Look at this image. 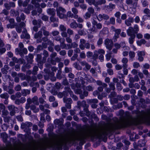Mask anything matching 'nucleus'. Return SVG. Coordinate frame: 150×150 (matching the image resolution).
<instances>
[{
    "mask_svg": "<svg viewBox=\"0 0 150 150\" xmlns=\"http://www.w3.org/2000/svg\"><path fill=\"white\" fill-rule=\"evenodd\" d=\"M57 15L60 19H63L67 18V16L65 13L66 10L61 6L57 8L56 9Z\"/></svg>",
    "mask_w": 150,
    "mask_h": 150,
    "instance_id": "4",
    "label": "nucleus"
},
{
    "mask_svg": "<svg viewBox=\"0 0 150 150\" xmlns=\"http://www.w3.org/2000/svg\"><path fill=\"white\" fill-rule=\"evenodd\" d=\"M12 76L14 78V81L16 83H18L19 82L20 80L19 77L21 78L22 80H25L26 79V77L25 74L22 73H19L17 74L15 72H13L11 73Z\"/></svg>",
    "mask_w": 150,
    "mask_h": 150,
    "instance_id": "3",
    "label": "nucleus"
},
{
    "mask_svg": "<svg viewBox=\"0 0 150 150\" xmlns=\"http://www.w3.org/2000/svg\"><path fill=\"white\" fill-rule=\"evenodd\" d=\"M117 99L116 98H114L113 99L114 101H115V103H117L118 102V100L120 101H122L124 99L123 97L120 95H118L117 96Z\"/></svg>",
    "mask_w": 150,
    "mask_h": 150,
    "instance_id": "30",
    "label": "nucleus"
},
{
    "mask_svg": "<svg viewBox=\"0 0 150 150\" xmlns=\"http://www.w3.org/2000/svg\"><path fill=\"white\" fill-rule=\"evenodd\" d=\"M54 48L55 50L57 52L59 51L61 49V46L59 45H57L55 46Z\"/></svg>",
    "mask_w": 150,
    "mask_h": 150,
    "instance_id": "55",
    "label": "nucleus"
},
{
    "mask_svg": "<svg viewBox=\"0 0 150 150\" xmlns=\"http://www.w3.org/2000/svg\"><path fill=\"white\" fill-rule=\"evenodd\" d=\"M42 36V32L41 31H39L38 33H36L34 35V38H41Z\"/></svg>",
    "mask_w": 150,
    "mask_h": 150,
    "instance_id": "28",
    "label": "nucleus"
},
{
    "mask_svg": "<svg viewBox=\"0 0 150 150\" xmlns=\"http://www.w3.org/2000/svg\"><path fill=\"white\" fill-rule=\"evenodd\" d=\"M77 23L74 21L71 23L70 24V27L72 28L76 29L77 28Z\"/></svg>",
    "mask_w": 150,
    "mask_h": 150,
    "instance_id": "34",
    "label": "nucleus"
},
{
    "mask_svg": "<svg viewBox=\"0 0 150 150\" xmlns=\"http://www.w3.org/2000/svg\"><path fill=\"white\" fill-rule=\"evenodd\" d=\"M145 55V52L143 51H138L137 52V55L138 57V59L139 62H142L143 61V57Z\"/></svg>",
    "mask_w": 150,
    "mask_h": 150,
    "instance_id": "12",
    "label": "nucleus"
},
{
    "mask_svg": "<svg viewBox=\"0 0 150 150\" xmlns=\"http://www.w3.org/2000/svg\"><path fill=\"white\" fill-rule=\"evenodd\" d=\"M116 86H117V89L118 91H120L122 89V87L121 84L120 83H119V82L117 83Z\"/></svg>",
    "mask_w": 150,
    "mask_h": 150,
    "instance_id": "56",
    "label": "nucleus"
},
{
    "mask_svg": "<svg viewBox=\"0 0 150 150\" xmlns=\"http://www.w3.org/2000/svg\"><path fill=\"white\" fill-rule=\"evenodd\" d=\"M141 3H142V6L143 7H145L147 6L148 5V2L146 0H142L141 1Z\"/></svg>",
    "mask_w": 150,
    "mask_h": 150,
    "instance_id": "42",
    "label": "nucleus"
},
{
    "mask_svg": "<svg viewBox=\"0 0 150 150\" xmlns=\"http://www.w3.org/2000/svg\"><path fill=\"white\" fill-rule=\"evenodd\" d=\"M4 6L7 10H9L10 9L11 7H15V5L14 2H9V4L7 3L5 4Z\"/></svg>",
    "mask_w": 150,
    "mask_h": 150,
    "instance_id": "21",
    "label": "nucleus"
},
{
    "mask_svg": "<svg viewBox=\"0 0 150 150\" xmlns=\"http://www.w3.org/2000/svg\"><path fill=\"white\" fill-rule=\"evenodd\" d=\"M87 102L90 104H95L98 102V100L96 99H91L88 100Z\"/></svg>",
    "mask_w": 150,
    "mask_h": 150,
    "instance_id": "35",
    "label": "nucleus"
},
{
    "mask_svg": "<svg viewBox=\"0 0 150 150\" xmlns=\"http://www.w3.org/2000/svg\"><path fill=\"white\" fill-rule=\"evenodd\" d=\"M115 84L112 83H111L109 84V86L111 89L112 90H115Z\"/></svg>",
    "mask_w": 150,
    "mask_h": 150,
    "instance_id": "59",
    "label": "nucleus"
},
{
    "mask_svg": "<svg viewBox=\"0 0 150 150\" xmlns=\"http://www.w3.org/2000/svg\"><path fill=\"white\" fill-rule=\"evenodd\" d=\"M8 91H7L8 93L10 94H13L14 93V90L13 89L12 87H11L10 86H8Z\"/></svg>",
    "mask_w": 150,
    "mask_h": 150,
    "instance_id": "38",
    "label": "nucleus"
},
{
    "mask_svg": "<svg viewBox=\"0 0 150 150\" xmlns=\"http://www.w3.org/2000/svg\"><path fill=\"white\" fill-rule=\"evenodd\" d=\"M65 91H66V92H68L70 95H72L73 94V92L71 90V89L69 87H66L64 88Z\"/></svg>",
    "mask_w": 150,
    "mask_h": 150,
    "instance_id": "39",
    "label": "nucleus"
},
{
    "mask_svg": "<svg viewBox=\"0 0 150 150\" xmlns=\"http://www.w3.org/2000/svg\"><path fill=\"white\" fill-rule=\"evenodd\" d=\"M0 97L2 99H4L6 100H8L9 96L7 93H4L0 95Z\"/></svg>",
    "mask_w": 150,
    "mask_h": 150,
    "instance_id": "24",
    "label": "nucleus"
},
{
    "mask_svg": "<svg viewBox=\"0 0 150 150\" xmlns=\"http://www.w3.org/2000/svg\"><path fill=\"white\" fill-rule=\"evenodd\" d=\"M88 10V12L90 13L91 14H93L94 12V9L91 7H90L89 8Z\"/></svg>",
    "mask_w": 150,
    "mask_h": 150,
    "instance_id": "47",
    "label": "nucleus"
},
{
    "mask_svg": "<svg viewBox=\"0 0 150 150\" xmlns=\"http://www.w3.org/2000/svg\"><path fill=\"white\" fill-rule=\"evenodd\" d=\"M114 46L115 47V48L117 49V50L120 49L121 47L120 44L117 43H115L114 45Z\"/></svg>",
    "mask_w": 150,
    "mask_h": 150,
    "instance_id": "49",
    "label": "nucleus"
},
{
    "mask_svg": "<svg viewBox=\"0 0 150 150\" xmlns=\"http://www.w3.org/2000/svg\"><path fill=\"white\" fill-rule=\"evenodd\" d=\"M86 1L89 5H94L95 6L98 5V2H96L95 0H85Z\"/></svg>",
    "mask_w": 150,
    "mask_h": 150,
    "instance_id": "23",
    "label": "nucleus"
},
{
    "mask_svg": "<svg viewBox=\"0 0 150 150\" xmlns=\"http://www.w3.org/2000/svg\"><path fill=\"white\" fill-rule=\"evenodd\" d=\"M63 32L61 33V35L63 37L66 38L67 37L68 34L67 32H66V31H62Z\"/></svg>",
    "mask_w": 150,
    "mask_h": 150,
    "instance_id": "61",
    "label": "nucleus"
},
{
    "mask_svg": "<svg viewBox=\"0 0 150 150\" xmlns=\"http://www.w3.org/2000/svg\"><path fill=\"white\" fill-rule=\"evenodd\" d=\"M134 20L132 17H129L127 19L125 20V23L127 26H129L131 25V23H133Z\"/></svg>",
    "mask_w": 150,
    "mask_h": 150,
    "instance_id": "20",
    "label": "nucleus"
},
{
    "mask_svg": "<svg viewBox=\"0 0 150 150\" xmlns=\"http://www.w3.org/2000/svg\"><path fill=\"white\" fill-rule=\"evenodd\" d=\"M59 34V32L58 30H54L52 31L51 34L53 36H56L58 35Z\"/></svg>",
    "mask_w": 150,
    "mask_h": 150,
    "instance_id": "41",
    "label": "nucleus"
},
{
    "mask_svg": "<svg viewBox=\"0 0 150 150\" xmlns=\"http://www.w3.org/2000/svg\"><path fill=\"white\" fill-rule=\"evenodd\" d=\"M129 56L130 59L133 60L134 58L135 57V53L133 51H130L129 53Z\"/></svg>",
    "mask_w": 150,
    "mask_h": 150,
    "instance_id": "32",
    "label": "nucleus"
},
{
    "mask_svg": "<svg viewBox=\"0 0 150 150\" xmlns=\"http://www.w3.org/2000/svg\"><path fill=\"white\" fill-rule=\"evenodd\" d=\"M128 61V59L126 57H123L121 60V62L122 63V67L124 68H127L128 67L127 64Z\"/></svg>",
    "mask_w": 150,
    "mask_h": 150,
    "instance_id": "18",
    "label": "nucleus"
},
{
    "mask_svg": "<svg viewBox=\"0 0 150 150\" xmlns=\"http://www.w3.org/2000/svg\"><path fill=\"white\" fill-rule=\"evenodd\" d=\"M15 52L16 54H19L21 57L24 56V54H26L28 52V50L26 48L23 49L20 48H17L15 49Z\"/></svg>",
    "mask_w": 150,
    "mask_h": 150,
    "instance_id": "7",
    "label": "nucleus"
},
{
    "mask_svg": "<svg viewBox=\"0 0 150 150\" xmlns=\"http://www.w3.org/2000/svg\"><path fill=\"white\" fill-rule=\"evenodd\" d=\"M33 103L36 105H38L39 103L38 102V98L36 96H35L32 99Z\"/></svg>",
    "mask_w": 150,
    "mask_h": 150,
    "instance_id": "26",
    "label": "nucleus"
},
{
    "mask_svg": "<svg viewBox=\"0 0 150 150\" xmlns=\"http://www.w3.org/2000/svg\"><path fill=\"white\" fill-rule=\"evenodd\" d=\"M8 108L10 111L15 110L16 109H17V107L12 105H9L7 107Z\"/></svg>",
    "mask_w": 150,
    "mask_h": 150,
    "instance_id": "37",
    "label": "nucleus"
},
{
    "mask_svg": "<svg viewBox=\"0 0 150 150\" xmlns=\"http://www.w3.org/2000/svg\"><path fill=\"white\" fill-rule=\"evenodd\" d=\"M140 66L139 64L137 62H134L133 63V67L134 68H137Z\"/></svg>",
    "mask_w": 150,
    "mask_h": 150,
    "instance_id": "50",
    "label": "nucleus"
},
{
    "mask_svg": "<svg viewBox=\"0 0 150 150\" xmlns=\"http://www.w3.org/2000/svg\"><path fill=\"white\" fill-rule=\"evenodd\" d=\"M30 93V91L28 89H23L21 91V93L23 96H26Z\"/></svg>",
    "mask_w": 150,
    "mask_h": 150,
    "instance_id": "27",
    "label": "nucleus"
},
{
    "mask_svg": "<svg viewBox=\"0 0 150 150\" xmlns=\"http://www.w3.org/2000/svg\"><path fill=\"white\" fill-rule=\"evenodd\" d=\"M82 67H83V70L85 71H87L90 70L91 68V66L87 62L85 61H83L80 62Z\"/></svg>",
    "mask_w": 150,
    "mask_h": 150,
    "instance_id": "8",
    "label": "nucleus"
},
{
    "mask_svg": "<svg viewBox=\"0 0 150 150\" xmlns=\"http://www.w3.org/2000/svg\"><path fill=\"white\" fill-rule=\"evenodd\" d=\"M59 28L60 30L62 31H66V27L63 25H61L59 26Z\"/></svg>",
    "mask_w": 150,
    "mask_h": 150,
    "instance_id": "44",
    "label": "nucleus"
},
{
    "mask_svg": "<svg viewBox=\"0 0 150 150\" xmlns=\"http://www.w3.org/2000/svg\"><path fill=\"white\" fill-rule=\"evenodd\" d=\"M103 87L100 86L98 88V90L94 91L93 94L94 96H98V98L100 100L103 99Z\"/></svg>",
    "mask_w": 150,
    "mask_h": 150,
    "instance_id": "6",
    "label": "nucleus"
},
{
    "mask_svg": "<svg viewBox=\"0 0 150 150\" xmlns=\"http://www.w3.org/2000/svg\"><path fill=\"white\" fill-rule=\"evenodd\" d=\"M30 109L33 111L34 112H38L39 110L38 108H37L36 106L34 105H31L30 106Z\"/></svg>",
    "mask_w": 150,
    "mask_h": 150,
    "instance_id": "31",
    "label": "nucleus"
},
{
    "mask_svg": "<svg viewBox=\"0 0 150 150\" xmlns=\"http://www.w3.org/2000/svg\"><path fill=\"white\" fill-rule=\"evenodd\" d=\"M105 45L106 48L110 50L112 49L113 45V42L111 40L107 39L105 41Z\"/></svg>",
    "mask_w": 150,
    "mask_h": 150,
    "instance_id": "10",
    "label": "nucleus"
},
{
    "mask_svg": "<svg viewBox=\"0 0 150 150\" xmlns=\"http://www.w3.org/2000/svg\"><path fill=\"white\" fill-rule=\"evenodd\" d=\"M136 1L133 2L132 7L130 8V11L131 13L132 14H134L137 12V6L138 0H135Z\"/></svg>",
    "mask_w": 150,
    "mask_h": 150,
    "instance_id": "11",
    "label": "nucleus"
},
{
    "mask_svg": "<svg viewBox=\"0 0 150 150\" xmlns=\"http://www.w3.org/2000/svg\"><path fill=\"white\" fill-rule=\"evenodd\" d=\"M143 142L141 143V141L140 140H139L138 142V146H140V147H143L145 146V143L144 142V141L143 140L142 141Z\"/></svg>",
    "mask_w": 150,
    "mask_h": 150,
    "instance_id": "58",
    "label": "nucleus"
},
{
    "mask_svg": "<svg viewBox=\"0 0 150 150\" xmlns=\"http://www.w3.org/2000/svg\"><path fill=\"white\" fill-rule=\"evenodd\" d=\"M1 112L2 113V116L4 117H5L8 115L9 113L8 111L6 109H5V110H2Z\"/></svg>",
    "mask_w": 150,
    "mask_h": 150,
    "instance_id": "36",
    "label": "nucleus"
},
{
    "mask_svg": "<svg viewBox=\"0 0 150 150\" xmlns=\"http://www.w3.org/2000/svg\"><path fill=\"white\" fill-rule=\"evenodd\" d=\"M71 11L74 14H76L78 13V10L75 7L72 8Z\"/></svg>",
    "mask_w": 150,
    "mask_h": 150,
    "instance_id": "64",
    "label": "nucleus"
},
{
    "mask_svg": "<svg viewBox=\"0 0 150 150\" xmlns=\"http://www.w3.org/2000/svg\"><path fill=\"white\" fill-rule=\"evenodd\" d=\"M112 53L109 52L105 55L106 59L107 61H109L111 57Z\"/></svg>",
    "mask_w": 150,
    "mask_h": 150,
    "instance_id": "40",
    "label": "nucleus"
},
{
    "mask_svg": "<svg viewBox=\"0 0 150 150\" xmlns=\"http://www.w3.org/2000/svg\"><path fill=\"white\" fill-rule=\"evenodd\" d=\"M41 30L43 32V35L45 36H48L50 35V32L46 30V27H42L41 28Z\"/></svg>",
    "mask_w": 150,
    "mask_h": 150,
    "instance_id": "22",
    "label": "nucleus"
},
{
    "mask_svg": "<svg viewBox=\"0 0 150 150\" xmlns=\"http://www.w3.org/2000/svg\"><path fill=\"white\" fill-rule=\"evenodd\" d=\"M10 13L14 16H19V13L18 10H15L14 9H11L10 11Z\"/></svg>",
    "mask_w": 150,
    "mask_h": 150,
    "instance_id": "25",
    "label": "nucleus"
},
{
    "mask_svg": "<svg viewBox=\"0 0 150 150\" xmlns=\"http://www.w3.org/2000/svg\"><path fill=\"white\" fill-rule=\"evenodd\" d=\"M43 57H42V59L41 62L43 63H45L46 60V59L49 55L48 52L47 51L44 50L43 52Z\"/></svg>",
    "mask_w": 150,
    "mask_h": 150,
    "instance_id": "16",
    "label": "nucleus"
},
{
    "mask_svg": "<svg viewBox=\"0 0 150 150\" xmlns=\"http://www.w3.org/2000/svg\"><path fill=\"white\" fill-rule=\"evenodd\" d=\"M78 46V45L76 42H74L71 44V46L69 48V49H70L72 47L76 48Z\"/></svg>",
    "mask_w": 150,
    "mask_h": 150,
    "instance_id": "45",
    "label": "nucleus"
},
{
    "mask_svg": "<svg viewBox=\"0 0 150 150\" xmlns=\"http://www.w3.org/2000/svg\"><path fill=\"white\" fill-rule=\"evenodd\" d=\"M21 37L22 39L25 38L28 39L30 38V35L27 33V30L25 28L24 29L22 32V34L21 36Z\"/></svg>",
    "mask_w": 150,
    "mask_h": 150,
    "instance_id": "13",
    "label": "nucleus"
},
{
    "mask_svg": "<svg viewBox=\"0 0 150 150\" xmlns=\"http://www.w3.org/2000/svg\"><path fill=\"white\" fill-rule=\"evenodd\" d=\"M15 103L18 105H20L21 104H22V102L21 101V99H16L15 101Z\"/></svg>",
    "mask_w": 150,
    "mask_h": 150,
    "instance_id": "46",
    "label": "nucleus"
},
{
    "mask_svg": "<svg viewBox=\"0 0 150 150\" xmlns=\"http://www.w3.org/2000/svg\"><path fill=\"white\" fill-rule=\"evenodd\" d=\"M74 67L77 69L80 70H81L82 68L79 67V66L77 62H75V63H74Z\"/></svg>",
    "mask_w": 150,
    "mask_h": 150,
    "instance_id": "53",
    "label": "nucleus"
},
{
    "mask_svg": "<svg viewBox=\"0 0 150 150\" xmlns=\"http://www.w3.org/2000/svg\"><path fill=\"white\" fill-rule=\"evenodd\" d=\"M75 92L76 93L79 94H81L82 93V91L80 88L76 89L75 90Z\"/></svg>",
    "mask_w": 150,
    "mask_h": 150,
    "instance_id": "63",
    "label": "nucleus"
},
{
    "mask_svg": "<svg viewBox=\"0 0 150 150\" xmlns=\"http://www.w3.org/2000/svg\"><path fill=\"white\" fill-rule=\"evenodd\" d=\"M127 113L126 117L120 119L112 125L111 128L112 129L126 127L131 122L150 123V109L146 111H139L136 113L137 116L134 118L129 116L128 112Z\"/></svg>",
    "mask_w": 150,
    "mask_h": 150,
    "instance_id": "2",
    "label": "nucleus"
},
{
    "mask_svg": "<svg viewBox=\"0 0 150 150\" xmlns=\"http://www.w3.org/2000/svg\"><path fill=\"white\" fill-rule=\"evenodd\" d=\"M33 125V124L30 122H22L21 125V128L24 129V131L28 133L30 132V127Z\"/></svg>",
    "mask_w": 150,
    "mask_h": 150,
    "instance_id": "5",
    "label": "nucleus"
},
{
    "mask_svg": "<svg viewBox=\"0 0 150 150\" xmlns=\"http://www.w3.org/2000/svg\"><path fill=\"white\" fill-rule=\"evenodd\" d=\"M50 20L51 21L54 22L56 21H57L58 19L54 17V16H52L50 17Z\"/></svg>",
    "mask_w": 150,
    "mask_h": 150,
    "instance_id": "43",
    "label": "nucleus"
},
{
    "mask_svg": "<svg viewBox=\"0 0 150 150\" xmlns=\"http://www.w3.org/2000/svg\"><path fill=\"white\" fill-rule=\"evenodd\" d=\"M47 12L48 14L51 16H55L56 15L55 10L53 8H49L47 9Z\"/></svg>",
    "mask_w": 150,
    "mask_h": 150,
    "instance_id": "19",
    "label": "nucleus"
},
{
    "mask_svg": "<svg viewBox=\"0 0 150 150\" xmlns=\"http://www.w3.org/2000/svg\"><path fill=\"white\" fill-rule=\"evenodd\" d=\"M42 20L45 21H48V17L47 16L45 15H43L41 17Z\"/></svg>",
    "mask_w": 150,
    "mask_h": 150,
    "instance_id": "62",
    "label": "nucleus"
},
{
    "mask_svg": "<svg viewBox=\"0 0 150 150\" xmlns=\"http://www.w3.org/2000/svg\"><path fill=\"white\" fill-rule=\"evenodd\" d=\"M91 14L88 12H86L85 15L84 16V17L86 19L89 18L91 16Z\"/></svg>",
    "mask_w": 150,
    "mask_h": 150,
    "instance_id": "51",
    "label": "nucleus"
},
{
    "mask_svg": "<svg viewBox=\"0 0 150 150\" xmlns=\"http://www.w3.org/2000/svg\"><path fill=\"white\" fill-rule=\"evenodd\" d=\"M33 57L34 56L33 54H30L26 56L25 58L27 60L28 63H31L33 62Z\"/></svg>",
    "mask_w": 150,
    "mask_h": 150,
    "instance_id": "17",
    "label": "nucleus"
},
{
    "mask_svg": "<svg viewBox=\"0 0 150 150\" xmlns=\"http://www.w3.org/2000/svg\"><path fill=\"white\" fill-rule=\"evenodd\" d=\"M63 100L64 102L65 103L66 107L68 109H70L71 108V104L72 102L71 99L70 98L64 97Z\"/></svg>",
    "mask_w": 150,
    "mask_h": 150,
    "instance_id": "9",
    "label": "nucleus"
},
{
    "mask_svg": "<svg viewBox=\"0 0 150 150\" xmlns=\"http://www.w3.org/2000/svg\"><path fill=\"white\" fill-rule=\"evenodd\" d=\"M42 56L40 54H38L37 56L36 60L38 62H40L42 59Z\"/></svg>",
    "mask_w": 150,
    "mask_h": 150,
    "instance_id": "60",
    "label": "nucleus"
},
{
    "mask_svg": "<svg viewBox=\"0 0 150 150\" xmlns=\"http://www.w3.org/2000/svg\"><path fill=\"white\" fill-rule=\"evenodd\" d=\"M66 16L67 17L73 18L74 16V14L71 13V11H69L67 13Z\"/></svg>",
    "mask_w": 150,
    "mask_h": 150,
    "instance_id": "52",
    "label": "nucleus"
},
{
    "mask_svg": "<svg viewBox=\"0 0 150 150\" xmlns=\"http://www.w3.org/2000/svg\"><path fill=\"white\" fill-rule=\"evenodd\" d=\"M62 120L61 118L56 119L54 121V123L55 125H61L62 124Z\"/></svg>",
    "mask_w": 150,
    "mask_h": 150,
    "instance_id": "29",
    "label": "nucleus"
},
{
    "mask_svg": "<svg viewBox=\"0 0 150 150\" xmlns=\"http://www.w3.org/2000/svg\"><path fill=\"white\" fill-rule=\"evenodd\" d=\"M130 36V37L129 38V42L130 44L132 45L134 41L135 35H133L132 36Z\"/></svg>",
    "mask_w": 150,
    "mask_h": 150,
    "instance_id": "33",
    "label": "nucleus"
},
{
    "mask_svg": "<svg viewBox=\"0 0 150 150\" xmlns=\"http://www.w3.org/2000/svg\"><path fill=\"white\" fill-rule=\"evenodd\" d=\"M0 137L6 143L5 146L0 147V150H45L47 146L52 148L54 150H62L63 146V137L47 144L44 142H37L33 140V144L27 143L25 144L19 142L13 146L11 142H7L8 137L5 132L0 133Z\"/></svg>",
    "mask_w": 150,
    "mask_h": 150,
    "instance_id": "1",
    "label": "nucleus"
},
{
    "mask_svg": "<svg viewBox=\"0 0 150 150\" xmlns=\"http://www.w3.org/2000/svg\"><path fill=\"white\" fill-rule=\"evenodd\" d=\"M115 68L116 70H119L122 69V67L119 64H117L115 66Z\"/></svg>",
    "mask_w": 150,
    "mask_h": 150,
    "instance_id": "54",
    "label": "nucleus"
},
{
    "mask_svg": "<svg viewBox=\"0 0 150 150\" xmlns=\"http://www.w3.org/2000/svg\"><path fill=\"white\" fill-rule=\"evenodd\" d=\"M95 52L97 53L99 59L101 60H103V50L99 49L97 51H95Z\"/></svg>",
    "mask_w": 150,
    "mask_h": 150,
    "instance_id": "14",
    "label": "nucleus"
},
{
    "mask_svg": "<svg viewBox=\"0 0 150 150\" xmlns=\"http://www.w3.org/2000/svg\"><path fill=\"white\" fill-rule=\"evenodd\" d=\"M38 67L36 66H35L33 68V71L32 72V74L34 75H35L37 74L36 72L38 70Z\"/></svg>",
    "mask_w": 150,
    "mask_h": 150,
    "instance_id": "48",
    "label": "nucleus"
},
{
    "mask_svg": "<svg viewBox=\"0 0 150 150\" xmlns=\"http://www.w3.org/2000/svg\"><path fill=\"white\" fill-rule=\"evenodd\" d=\"M127 35L129 36H131L133 35H135V33L134 30L133 28L130 27L127 30Z\"/></svg>",
    "mask_w": 150,
    "mask_h": 150,
    "instance_id": "15",
    "label": "nucleus"
},
{
    "mask_svg": "<svg viewBox=\"0 0 150 150\" xmlns=\"http://www.w3.org/2000/svg\"><path fill=\"white\" fill-rule=\"evenodd\" d=\"M133 28H134V30L135 31V33H137L139 30V28L138 25H135Z\"/></svg>",
    "mask_w": 150,
    "mask_h": 150,
    "instance_id": "57",
    "label": "nucleus"
}]
</instances>
